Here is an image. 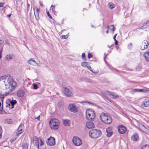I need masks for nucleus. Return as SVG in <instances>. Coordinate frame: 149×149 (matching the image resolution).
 Instances as JSON below:
<instances>
[{"instance_id":"nucleus-1","label":"nucleus","mask_w":149,"mask_h":149,"mask_svg":"<svg viewBox=\"0 0 149 149\" xmlns=\"http://www.w3.org/2000/svg\"><path fill=\"white\" fill-rule=\"evenodd\" d=\"M3 81L6 86L5 95L8 94L15 90L16 83L10 75H5L0 77V81Z\"/></svg>"},{"instance_id":"nucleus-2","label":"nucleus","mask_w":149,"mask_h":149,"mask_svg":"<svg viewBox=\"0 0 149 149\" xmlns=\"http://www.w3.org/2000/svg\"><path fill=\"white\" fill-rule=\"evenodd\" d=\"M95 113L92 109H87L86 111V119L89 120H93L95 117Z\"/></svg>"},{"instance_id":"nucleus-3","label":"nucleus","mask_w":149,"mask_h":149,"mask_svg":"<svg viewBox=\"0 0 149 149\" xmlns=\"http://www.w3.org/2000/svg\"><path fill=\"white\" fill-rule=\"evenodd\" d=\"M100 117L102 120L106 124H109L112 122V118L107 113H102L100 115Z\"/></svg>"},{"instance_id":"nucleus-4","label":"nucleus","mask_w":149,"mask_h":149,"mask_svg":"<svg viewBox=\"0 0 149 149\" xmlns=\"http://www.w3.org/2000/svg\"><path fill=\"white\" fill-rule=\"evenodd\" d=\"M89 136L93 138H97L100 136L101 134V131L99 130L93 129L89 132Z\"/></svg>"},{"instance_id":"nucleus-5","label":"nucleus","mask_w":149,"mask_h":149,"mask_svg":"<svg viewBox=\"0 0 149 149\" xmlns=\"http://www.w3.org/2000/svg\"><path fill=\"white\" fill-rule=\"evenodd\" d=\"M60 124L59 121L56 118L52 119L49 122L50 127L52 130H53L57 129Z\"/></svg>"},{"instance_id":"nucleus-6","label":"nucleus","mask_w":149,"mask_h":149,"mask_svg":"<svg viewBox=\"0 0 149 149\" xmlns=\"http://www.w3.org/2000/svg\"><path fill=\"white\" fill-rule=\"evenodd\" d=\"M69 110L74 113H76L78 111V110L77 107L74 104H70L68 107Z\"/></svg>"},{"instance_id":"nucleus-7","label":"nucleus","mask_w":149,"mask_h":149,"mask_svg":"<svg viewBox=\"0 0 149 149\" xmlns=\"http://www.w3.org/2000/svg\"><path fill=\"white\" fill-rule=\"evenodd\" d=\"M72 142L76 146H79L82 143L81 139L78 137H74L72 139Z\"/></svg>"},{"instance_id":"nucleus-8","label":"nucleus","mask_w":149,"mask_h":149,"mask_svg":"<svg viewBox=\"0 0 149 149\" xmlns=\"http://www.w3.org/2000/svg\"><path fill=\"white\" fill-rule=\"evenodd\" d=\"M46 143L48 145L54 146L55 144V139L53 137H50L47 140Z\"/></svg>"},{"instance_id":"nucleus-9","label":"nucleus","mask_w":149,"mask_h":149,"mask_svg":"<svg viewBox=\"0 0 149 149\" xmlns=\"http://www.w3.org/2000/svg\"><path fill=\"white\" fill-rule=\"evenodd\" d=\"M139 126L141 130L146 134L149 135V129L140 123Z\"/></svg>"},{"instance_id":"nucleus-10","label":"nucleus","mask_w":149,"mask_h":149,"mask_svg":"<svg viewBox=\"0 0 149 149\" xmlns=\"http://www.w3.org/2000/svg\"><path fill=\"white\" fill-rule=\"evenodd\" d=\"M63 93L65 96L68 97L71 96L73 95L72 93L68 88H64L63 90Z\"/></svg>"},{"instance_id":"nucleus-11","label":"nucleus","mask_w":149,"mask_h":149,"mask_svg":"<svg viewBox=\"0 0 149 149\" xmlns=\"http://www.w3.org/2000/svg\"><path fill=\"white\" fill-rule=\"evenodd\" d=\"M118 129L119 132L121 134H124L126 130V127L125 126L122 125L119 126Z\"/></svg>"},{"instance_id":"nucleus-12","label":"nucleus","mask_w":149,"mask_h":149,"mask_svg":"<svg viewBox=\"0 0 149 149\" xmlns=\"http://www.w3.org/2000/svg\"><path fill=\"white\" fill-rule=\"evenodd\" d=\"M148 41L147 40H143L140 46V49L143 50H144L148 47Z\"/></svg>"},{"instance_id":"nucleus-13","label":"nucleus","mask_w":149,"mask_h":149,"mask_svg":"<svg viewBox=\"0 0 149 149\" xmlns=\"http://www.w3.org/2000/svg\"><path fill=\"white\" fill-rule=\"evenodd\" d=\"M24 125L23 124H21L19 126L17 129V131L16 132L17 136H19L24 131Z\"/></svg>"},{"instance_id":"nucleus-14","label":"nucleus","mask_w":149,"mask_h":149,"mask_svg":"<svg viewBox=\"0 0 149 149\" xmlns=\"http://www.w3.org/2000/svg\"><path fill=\"white\" fill-rule=\"evenodd\" d=\"M33 9L34 11V15L36 19L37 20H38L39 19V9L37 8V7L34 8Z\"/></svg>"},{"instance_id":"nucleus-15","label":"nucleus","mask_w":149,"mask_h":149,"mask_svg":"<svg viewBox=\"0 0 149 149\" xmlns=\"http://www.w3.org/2000/svg\"><path fill=\"white\" fill-rule=\"evenodd\" d=\"M106 132L107 133V135L109 137L111 136L113 134L111 127H108L107 128L106 130Z\"/></svg>"},{"instance_id":"nucleus-16","label":"nucleus","mask_w":149,"mask_h":149,"mask_svg":"<svg viewBox=\"0 0 149 149\" xmlns=\"http://www.w3.org/2000/svg\"><path fill=\"white\" fill-rule=\"evenodd\" d=\"M33 141L35 145L36 146L38 149L39 144L38 139L36 136H34L33 138Z\"/></svg>"},{"instance_id":"nucleus-17","label":"nucleus","mask_w":149,"mask_h":149,"mask_svg":"<svg viewBox=\"0 0 149 149\" xmlns=\"http://www.w3.org/2000/svg\"><path fill=\"white\" fill-rule=\"evenodd\" d=\"M24 90H20L18 91L17 92V95L19 97H23L24 94Z\"/></svg>"},{"instance_id":"nucleus-18","label":"nucleus","mask_w":149,"mask_h":149,"mask_svg":"<svg viewBox=\"0 0 149 149\" xmlns=\"http://www.w3.org/2000/svg\"><path fill=\"white\" fill-rule=\"evenodd\" d=\"M149 26V20H148L143 25V26L141 28H139L138 29H145L147 28Z\"/></svg>"},{"instance_id":"nucleus-19","label":"nucleus","mask_w":149,"mask_h":149,"mask_svg":"<svg viewBox=\"0 0 149 149\" xmlns=\"http://www.w3.org/2000/svg\"><path fill=\"white\" fill-rule=\"evenodd\" d=\"M87 127L88 129H91L94 127V125L93 123L91 122H88L86 124Z\"/></svg>"},{"instance_id":"nucleus-20","label":"nucleus","mask_w":149,"mask_h":149,"mask_svg":"<svg viewBox=\"0 0 149 149\" xmlns=\"http://www.w3.org/2000/svg\"><path fill=\"white\" fill-rule=\"evenodd\" d=\"M131 139L134 141H137L139 140V136L137 134L133 135L131 137Z\"/></svg>"},{"instance_id":"nucleus-21","label":"nucleus","mask_w":149,"mask_h":149,"mask_svg":"<svg viewBox=\"0 0 149 149\" xmlns=\"http://www.w3.org/2000/svg\"><path fill=\"white\" fill-rule=\"evenodd\" d=\"M3 97H0V111H1L3 109Z\"/></svg>"},{"instance_id":"nucleus-22","label":"nucleus","mask_w":149,"mask_h":149,"mask_svg":"<svg viewBox=\"0 0 149 149\" xmlns=\"http://www.w3.org/2000/svg\"><path fill=\"white\" fill-rule=\"evenodd\" d=\"M143 104L145 107H148L149 106V100L146 99L143 102Z\"/></svg>"},{"instance_id":"nucleus-23","label":"nucleus","mask_w":149,"mask_h":149,"mask_svg":"<svg viewBox=\"0 0 149 149\" xmlns=\"http://www.w3.org/2000/svg\"><path fill=\"white\" fill-rule=\"evenodd\" d=\"M63 123L65 126L69 125L70 123V121L68 119H65L63 120Z\"/></svg>"},{"instance_id":"nucleus-24","label":"nucleus","mask_w":149,"mask_h":149,"mask_svg":"<svg viewBox=\"0 0 149 149\" xmlns=\"http://www.w3.org/2000/svg\"><path fill=\"white\" fill-rule=\"evenodd\" d=\"M109 95H110L112 96V98H116L118 97V95L114 93L109 92Z\"/></svg>"},{"instance_id":"nucleus-25","label":"nucleus","mask_w":149,"mask_h":149,"mask_svg":"<svg viewBox=\"0 0 149 149\" xmlns=\"http://www.w3.org/2000/svg\"><path fill=\"white\" fill-rule=\"evenodd\" d=\"M13 56L12 55L8 54L6 56L5 59L6 60L10 61L12 59Z\"/></svg>"},{"instance_id":"nucleus-26","label":"nucleus","mask_w":149,"mask_h":149,"mask_svg":"<svg viewBox=\"0 0 149 149\" xmlns=\"http://www.w3.org/2000/svg\"><path fill=\"white\" fill-rule=\"evenodd\" d=\"M144 56L147 61H149V52H145L144 54Z\"/></svg>"},{"instance_id":"nucleus-27","label":"nucleus","mask_w":149,"mask_h":149,"mask_svg":"<svg viewBox=\"0 0 149 149\" xmlns=\"http://www.w3.org/2000/svg\"><path fill=\"white\" fill-rule=\"evenodd\" d=\"M17 102V101L15 100H12L10 101V103L9 104H10L12 108H14V106L15 104Z\"/></svg>"},{"instance_id":"nucleus-28","label":"nucleus","mask_w":149,"mask_h":149,"mask_svg":"<svg viewBox=\"0 0 149 149\" xmlns=\"http://www.w3.org/2000/svg\"><path fill=\"white\" fill-rule=\"evenodd\" d=\"M28 62L29 64L33 65H34V63H36V61L32 59H31L29 60L28 61Z\"/></svg>"},{"instance_id":"nucleus-29","label":"nucleus","mask_w":149,"mask_h":149,"mask_svg":"<svg viewBox=\"0 0 149 149\" xmlns=\"http://www.w3.org/2000/svg\"><path fill=\"white\" fill-rule=\"evenodd\" d=\"M108 7L109 8H110L111 9L114 8L115 7L114 4L111 3H109L108 5Z\"/></svg>"},{"instance_id":"nucleus-30","label":"nucleus","mask_w":149,"mask_h":149,"mask_svg":"<svg viewBox=\"0 0 149 149\" xmlns=\"http://www.w3.org/2000/svg\"><path fill=\"white\" fill-rule=\"evenodd\" d=\"M23 149H28V145L26 143H24L22 145Z\"/></svg>"},{"instance_id":"nucleus-31","label":"nucleus","mask_w":149,"mask_h":149,"mask_svg":"<svg viewBox=\"0 0 149 149\" xmlns=\"http://www.w3.org/2000/svg\"><path fill=\"white\" fill-rule=\"evenodd\" d=\"M81 65L84 68H87L88 66L87 63L86 62H83L81 63Z\"/></svg>"},{"instance_id":"nucleus-32","label":"nucleus","mask_w":149,"mask_h":149,"mask_svg":"<svg viewBox=\"0 0 149 149\" xmlns=\"http://www.w3.org/2000/svg\"><path fill=\"white\" fill-rule=\"evenodd\" d=\"M148 91L144 89H138V92L143 93H147Z\"/></svg>"},{"instance_id":"nucleus-33","label":"nucleus","mask_w":149,"mask_h":149,"mask_svg":"<svg viewBox=\"0 0 149 149\" xmlns=\"http://www.w3.org/2000/svg\"><path fill=\"white\" fill-rule=\"evenodd\" d=\"M141 149H149V145H145L143 146Z\"/></svg>"},{"instance_id":"nucleus-34","label":"nucleus","mask_w":149,"mask_h":149,"mask_svg":"<svg viewBox=\"0 0 149 149\" xmlns=\"http://www.w3.org/2000/svg\"><path fill=\"white\" fill-rule=\"evenodd\" d=\"M138 89H132L130 91L131 93H133L135 92H138Z\"/></svg>"},{"instance_id":"nucleus-35","label":"nucleus","mask_w":149,"mask_h":149,"mask_svg":"<svg viewBox=\"0 0 149 149\" xmlns=\"http://www.w3.org/2000/svg\"><path fill=\"white\" fill-rule=\"evenodd\" d=\"M85 102L87 103V104H89V105H90L91 106H96L95 104L92 103L90 102Z\"/></svg>"},{"instance_id":"nucleus-36","label":"nucleus","mask_w":149,"mask_h":149,"mask_svg":"<svg viewBox=\"0 0 149 149\" xmlns=\"http://www.w3.org/2000/svg\"><path fill=\"white\" fill-rule=\"evenodd\" d=\"M82 58L85 61H86V56H85V54L84 53H83L82 54Z\"/></svg>"},{"instance_id":"nucleus-37","label":"nucleus","mask_w":149,"mask_h":149,"mask_svg":"<svg viewBox=\"0 0 149 149\" xmlns=\"http://www.w3.org/2000/svg\"><path fill=\"white\" fill-rule=\"evenodd\" d=\"M6 107H8L10 109H13V108H12V107L11 106V105L10 104H8L6 105Z\"/></svg>"},{"instance_id":"nucleus-38","label":"nucleus","mask_w":149,"mask_h":149,"mask_svg":"<svg viewBox=\"0 0 149 149\" xmlns=\"http://www.w3.org/2000/svg\"><path fill=\"white\" fill-rule=\"evenodd\" d=\"M10 124L12 122V121L11 119H8L6 120V122Z\"/></svg>"},{"instance_id":"nucleus-39","label":"nucleus","mask_w":149,"mask_h":149,"mask_svg":"<svg viewBox=\"0 0 149 149\" xmlns=\"http://www.w3.org/2000/svg\"><path fill=\"white\" fill-rule=\"evenodd\" d=\"M33 87L34 89H37L38 87L37 85L36 84H33Z\"/></svg>"},{"instance_id":"nucleus-40","label":"nucleus","mask_w":149,"mask_h":149,"mask_svg":"<svg viewBox=\"0 0 149 149\" xmlns=\"http://www.w3.org/2000/svg\"><path fill=\"white\" fill-rule=\"evenodd\" d=\"M2 133V129L1 127L0 126V138L1 137V134Z\"/></svg>"},{"instance_id":"nucleus-41","label":"nucleus","mask_w":149,"mask_h":149,"mask_svg":"<svg viewBox=\"0 0 149 149\" xmlns=\"http://www.w3.org/2000/svg\"><path fill=\"white\" fill-rule=\"evenodd\" d=\"M62 102H61V101H60V102H59L58 103V104H57V106H58V107H60V106H61V105H62Z\"/></svg>"},{"instance_id":"nucleus-42","label":"nucleus","mask_w":149,"mask_h":149,"mask_svg":"<svg viewBox=\"0 0 149 149\" xmlns=\"http://www.w3.org/2000/svg\"><path fill=\"white\" fill-rule=\"evenodd\" d=\"M92 54L90 53H88V58H91L92 57Z\"/></svg>"},{"instance_id":"nucleus-43","label":"nucleus","mask_w":149,"mask_h":149,"mask_svg":"<svg viewBox=\"0 0 149 149\" xmlns=\"http://www.w3.org/2000/svg\"><path fill=\"white\" fill-rule=\"evenodd\" d=\"M54 10V7L52 5L51 6L50 8V10H52V11H53Z\"/></svg>"},{"instance_id":"nucleus-44","label":"nucleus","mask_w":149,"mask_h":149,"mask_svg":"<svg viewBox=\"0 0 149 149\" xmlns=\"http://www.w3.org/2000/svg\"><path fill=\"white\" fill-rule=\"evenodd\" d=\"M68 37V36L67 35H63L62 36V38L63 39H66Z\"/></svg>"},{"instance_id":"nucleus-45","label":"nucleus","mask_w":149,"mask_h":149,"mask_svg":"<svg viewBox=\"0 0 149 149\" xmlns=\"http://www.w3.org/2000/svg\"><path fill=\"white\" fill-rule=\"evenodd\" d=\"M47 14L50 18H52V17L50 15L48 11L47 12Z\"/></svg>"},{"instance_id":"nucleus-46","label":"nucleus","mask_w":149,"mask_h":149,"mask_svg":"<svg viewBox=\"0 0 149 149\" xmlns=\"http://www.w3.org/2000/svg\"><path fill=\"white\" fill-rule=\"evenodd\" d=\"M87 68L88 69H89V70H90L92 72H94L91 69V67L90 66H87V67L86 68Z\"/></svg>"},{"instance_id":"nucleus-47","label":"nucleus","mask_w":149,"mask_h":149,"mask_svg":"<svg viewBox=\"0 0 149 149\" xmlns=\"http://www.w3.org/2000/svg\"><path fill=\"white\" fill-rule=\"evenodd\" d=\"M40 146H42L44 144L43 142L42 141V140L41 139H40Z\"/></svg>"},{"instance_id":"nucleus-48","label":"nucleus","mask_w":149,"mask_h":149,"mask_svg":"<svg viewBox=\"0 0 149 149\" xmlns=\"http://www.w3.org/2000/svg\"><path fill=\"white\" fill-rule=\"evenodd\" d=\"M111 26H112L113 27V29H112V30H113V31H114L115 29L114 26V25H111Z\"/></svg>"},{"instance_id":"nucleus-49","label":"nucleus","mask_w":149,"mask_h":149,"mask_svg":"<svg viewBox=\"0 0 149 149\" xmlns=\"http://www.w3.org/2000/svg\"><path fill=\"white\" fill-rule=\"evenodd\" d=\"M4 4V3H0V7H3V4Z\"/></svg>"},{"instance_id":"nucleus-50","label":"nucleus","mask_w":149,"mask_h":149,"mask_svg":"<svg viewBox=\"0 0 149 149\" xmlns=\"http://www.w3.org/2000/svg\"><path fill=\"white\" fill-rule=\"evenodd\" d=\"M4 42V41L2 40H0V45L3 43Z\"/></svg>"},{"instance_id":"nucleus-51","label":"nucleus","mask_w":149,"mask_h":149,"mask_svg":"<svg viewBox=\"0 0 149 149\" xmlns=\"http://www.w3.org/2000/svg\"><path fill=\"white\" fill-rule=\"evenodd\" d=\"M116 36H117V34H116L114 35V36L113 37V39L114 40H116Z\"/></svg>"},{"instance_id":"nucleus-52","label":"nucleus","mask_w":149,"mask_h":149,"mask_svg":"<svg viewBox=\"0 0 149 149\" xmlns=\"http://www.w3.org/2000/svg\"><path fill=\"white\" fill-rule=\"evenodd\" d=\"M114 40L115 41V44L116 45H118V41L116 40Z\"/></svg>"},{"instance_id":"nucleus-53","label":"nucleus","mask_w":149,"mask_h":149,"mask_svg":"<svg viewBox=\"0 0 149 149\" xmlns=\"http://www.w3.org/2000/svg\"><path fill=\"white\" fill-rule=\"evenodd\" d=\"M109 26H107L108 29L106 31V32L107 33H108L109 32Z\"/></svg>"},{"instance_id":"nucleus-54","label":"nucleus","mask_w":149,"mask_h":149,"mask_svg":"<svg viewBox=\"0 0 149 149\" xmlns=\"http://www.w3.org/2000/svg\"><path fill=\"white\" fill-rule=\"evenodd\" d=\"M35 63L37 64V65L38 66L40 67V66H41V65H40V64H38V63H36H36Z\"/></svg>"},{"instance_id":"nucleus-55","label":"nucleus","mask_w":149,"mask_h":149,"mask_svg":"<svg viewBox=\"0 0 149 149\" xmlns=\"http://www.w3.org/2000/svg\"><path fill=\"white\" fill-rule=\"evenodd\" d=\"M1 53H2L1 51L0 50V58H1Z\"/></svg>"},{"instance_id":"nucleus-56","label":"nucleus","mask_w":149,"mask_h":149,"mask_svg":"<svg viewBox=\"0 0 149 149\" xmlns=\"http://www.w3.org/2000/svg\"><path fill=\"white\" fill-rule=\"evenodd\" d=\"M5 42L7 44H8V45H9V43L8 42V40H6L5 41Z\"/></svg>"},{"instance_id":"nucleus-57","label":"nucleus","mask_w":149,"mask_h":149,"mask_svg":"<svg viewBox=\"0 0 149 149\" xmlns=\"http://www.w3.org/2000/svg\"><path fill=\"white\" fill-rule=\"evenodd\" d=\"M36 119H38V120H40V116H39L37 118H36Z\"/></svg>"},{"instance_id":"nucleus-58","label":"nucleus","mask_w":149,"mask_h":149,"mask_svg":"<svg viewBox=\"0 0 149 149\" xmlns=\"http://www.w3.org/2000/svg\"><path fill=\"white\" fill-rule=\"evenodd\" d=\"M132 45V44L131 43H129V45H128V46H129V45L131 46Z\"/></svg>"},{"instance_id":"nucleus-59","label":"nucleus","mask_w":149,"mask_h":149,"mask_svg":"<svg viewBox=\"0 0 149 149\" xmlns=\"http://www.w3.org/2000/svg\"><path fill=\"white\" fill-rule=\"evenodd\" d=\"M91 26L93 28L94 27V26L93 25H91Z\"/></svg>"},{"instance_id":"nucleus-60","label":"nucleus","mask_w":149,"mask_h":149,"mask_svg":"<svg viewBox=\"0 0 149 149\" xmlns=\"http://www.w3.org/2000/svg\"><path fill=\"white\" fill-rule=\"evenodd\" d=\"M106 56H105V57H104V60H105V58H106Z\"/></svg>"},{"instance_id":"nucleus-61","label":"nucleus","mask_w":149,"mask_h":149,"mask_svg":"<svg viewBox=\"0 0 149 149\" xmlns=\"http://www.w3.org/2000/svg\"><path fill=\"white\" fill-rule=\"evenodd\" d=\"M11 15L10 14V15H8V17H10V16Z\"/></svg>"}]
</instances>
